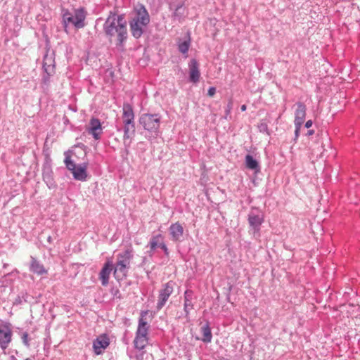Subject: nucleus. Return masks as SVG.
Wrapping results in <instances>:
<instances>
[{"instance_id":"3","label":"nucleus","mask_w":360,"mask_h":360,"mask_svg":"<svg viewBox=\"0 0 360 360\" xmlns=\"http://www.w3.org/2000/svg\"><path fill=\"white\" fill-rule=\"evenodd\" d=\"M133 257L132 248H128L117 255V260L113 266L114 276L117 280L122 279L127 276Z\"/></svg>"},{"instance_id":"28","label":"nucleus","mask_w":360,"mask_h":360,"mask_svg":"<svg viewBox=\"0 0 360 360\" xmlns=\"http://www.w3.org/2000/svg\"><path fill=\"white\" fill-rule=\"evenodd\" d=\"M233 108V101L232 99H230L226 105V110H225V116H224V118L226 120H227L230 117V114H231V110Z\"/></svg>"},{"instance_id":"39","label":"nucleus","mask_w":360,"mask_h":360,"mask_svg":"<svg viewBox=\"0 0 360 360\" xmlns=\"http://www.w3.org/2000/svg\"><path fill=\"white\" fill-rule=\"evenodd\" d=\"M185 299H186V300H185V306L187 307L188 305V304H189V302H188V296H186Z\"/></svg>"},{"instance_id":"10","label":"nucleus","mask_w":360,"mask_h":360,"mask_svg":"<svg viewBox=\"0 0 360 360\" xmlns=\"http://www.w3.org/2000/svg\"><path fill=\"white\" fill-rule=\"evenodd\" d=\"M122 118L123 124H135L134 110L129 103L123 104Z\"/></svg>"},{"instance_id":"1","label":"nucleus","mask_w":360,"mask_h":360,"mask_svg":"<svg viewBox=\"0 0 360 360\" xmlns=\"http://www.w3.org/2000/svg\"><path fill=\"white\" fill-rule=\"evenodd\" d=\"M103 30L108 36L117 34L116 46L123 50L124 43L127 39V22L122 15L110 13L106 19Z\"/></svg>"},{"instance_id":"34","label":"nucleus","mask_w":360,"mask_h":360,"mask_svg":"<svg viewBox=\"0 0 360 360\" xmlns=\"http://www.w3.org/2000/svg\"><path fill=\"white\" fill-rule=\"evenodd\" d=\"M160 248L164 251L165 254L166 255H169V250H168V248L166 246V245L165 244V243L163 242L162 243L160 244Z\"/></svg>"},{"instance_id":"24","label":"nucleus","mask_w":360,"mask_h":360,"mask_svg":"<svg viewBox=\"0 0 360 360\" xmlns=\"http://www.w3.org/2000/svg\"><path fill=\"white\" fill-rule=\"evenodd\" d=\"M201 332L202 334V337L201 338V340L205 342H211L212 335L211 330H210V328L208 323H206L205 325H204L201 327Z\"/></svg>"},{"instance_id":"9","label":"nucleus","mask_w":360,"mask_h":360,"mask_svg":"<svg viewBox=\"0 0 360 360\" xmlns=\"http://www.w3.org/2000/svg\"><path fill=\"white\" fill-rule=\"evenodd\" d=\"M12 340V330L7 325L0 326V347L3 350L8 348Z\"/></svg>"},{"instance_id":"43","label":"nucleus","mask_w":360,"mask_h":360,"mask_svg":"<svg viewBox=\"0 0 360 360\" xmlns=\"http://www.w3.org/2000/svg\"><path fill=\"white\" fill-rule=\"evenodd\" d=\"M47 240L49 243H52V238L51 236H49L48 238H47Z\"/></svg>"},{"instance_id":"19","label":"nucleus","mask_w":360,"mask_h":360,"mask_svg":"<svg viewBox=\"0 0 360 360\" xmlns=\"http://www.w3.org/2000/svg\"><path fill=\"white\" fill-rule=\"evenodd\" d=\"M43 68L44 72L49 75L54 73L55 61L53 57V53L49 54L48 53L44 56L43 60Z\"/></svg>"},{"instance_id":"2","label":"nucleus","mask_w":360,"mask_h":360,"mask_svg":"<svg viewBox=\"0 0 360 360\" xmlns=\"http://www.w3.org/2000/svg\"><path fill=\"white\" fill-rule=\"evenodd\" d=\"M149 22L150 15L146 7L142 4L136 6L131 12L129 20L132 36L136 39H139L146 31Z\"/></svg>"},{"instance_id":"37","label":"nucleus","mask_w":360,"mask_h":360,"mask_svg":"<svg viewBox=\"0 0 360 360\" xmlns=\"http://www.w3.org/2000/svg\"><path fill=\"white\" fill-rule=\"evenodd\" d=\"M313 122L311 120H308L306 123H305V127L306 128H309L311 127Z\"/></svg>"},{"instance_id":"13","label":"nucleus","mask_w":360,"mask_h":360,"mask_svg":"<svg viewBox=\"0 0 360 360\" xmlns=\"http://www.w3.org/2000/svg\"><path fill=\"white\" fill-rule=\"evenodd\" d=\"M109 338L106 335H101L98 336L93 343V348L95 354L97 355L101 354L103 352V350L109 345Z\"/></svg>"},{"instance_id":"44","label":"nucleus","mask_w":360,"mask_h":360,"mask_svg":"<svg viewBox=\"0 0 360 360\" xmlns=\"http://www.w3.org/2000/svg\"><path fill=\"white\" fill-rule=\"evenodd\" d=\"M7 266H8V264H4V268H6Z\"/></svg>"},{"instance_id":"41","label":"nucleus","mask_w":360,"mask_h":360,"mask_svg":"<svg viewBox=\"0 0 360 360\" xmlns=\"http://www.w3.org/2000/svg\"><path fill=\"white\" fill-rule=\"evenodd\" d=\"M240 109L242 111H245L246 109H247V107L245 105H242L241 107H240Z\"/></svg>"},{"instance_id":"6","label":"nucleus","mask_w":360,"mask_h":360,"mask_svg":"<svg viewBox=\"0 0 360 360\" xmlns=\"http://www.w3.org/2000/svg\"><path fill=\"white\" fill-rule=\"evenodd\" d=\"M264 214L257 208H252L248 215V221L250 226V231H252L253 235L259 236L261 226L264 222Z\"/></svg>"},{"instance_id":"31","label":"nucleus","mask_w":360,"mask_h":360,"mask_svg":"<svg viewBox=\"0 0 360 360\" xmlns=\"http://www.w3.org/2000/svg\"><path fill=\"white\" fill-rule=\"evenodd\" d=\"M173 285H174V283L173 282H172V281L168 282L166 284L165 288L163 290L162 292H172V291H173Z\"/></svg>"},{"instance_id":"4","label":"nucleus","mask_w":360,"mask_h":360,"mask_svg":"<svg viewBox=\"0 0 360 360\" xmlns=\"http://www.w3.org/2000/svg\"><path fill=\"white\" fill-rule=\"evenodd\" d=\"M161 117L159 114L143 113L139 117V123L147 131L149 140L155 139L160 132Z\"/></svg>"},{"instance_id":"33","label":"nucleus","mask_w":360,"mask_h":360,"mask_svg":"<svg viewBox=\"0 0 360 360\" xmlns=\"http://www.w3.org/2000/svg\"><path fill=\"white\" fill-rule=\"evenodd\" d=\"M216 93V88L215 87H210L207 91V95L210 97L213 96Z\"/></svg>"},{"instance_id":"32","label":"nucleus","mask_w":360,"mask_h":360,"mask_svg":"<svg viewBox=\"0 0 360 360\" xmlns=\"http://www.w3.org/2000/svg\"><path fill=\"white\" fill-rule=\"evenodd\" d=\"M258 129L260 132H267L268 126L265 122H262L259 124Z\"/></svg>"},{"instance_id":"36","label":"nucleus","mask_w":360,"mask_h":360,"mask_svg":"<svg viewBox=\"0 0 360 360\" xmlns=\"http://www.w3.org/2000/svg\"><path fill=\"white\" fill-rule=\"evenodd\" d=\"M50 76H51V75H49L48 74H46V75H44V76L43 77V82H44V84H47V83L49 82V77H50Z\"/></svg>"},{"instance_id":"23","label":"nucleus","mask_w":360,"mask_h":360,"mask_svg":"<svg viewBox=\"0 0 360 360\" xmlns=\"http://www.w3.org/2000/svg\"><path fill=\"white\" fill-rule=\"evenodd\" d=\"M123 141L124 145H127V141L135 133V124H123Z\"/></svg>"},{"instance_id":"29","label":"nucleus","mask_w":360,"mask_h":360,"mask_svg":"<svg viewBox=\"0 0 360 360\" xmlns=\"http://www.w3.org/2000/svg\"><path fill=\"white\" fill-rule=\"evenodd\" d=\"M169 294H161L160 297V302L158 303V308L160 309L165 304V302L168 300Z\"/></svg>"},{"instance_id":"15","label":"nucleus","mask_w":360,"mask_h":360,"mask_svg":"<svg viewBox=\"0 0 360 360\" xmlns=\"http://www.w3.org/2000/svg\"><path fill=\"white\" fill-rule=\"evenodd\" d=\"M169 233L173 241H180L184 234V228L179 222L172 224L169 229Z\"/></svg>"},{"instance_id":"30","label":"nucleus","mask_w":360,"mask_h":360,"mask_svg":"<svg viewBox=\"0 0 360 360\" xmlns=\"http://www.w3.org/2000/svg\"><path fill=\"white\" fill-rule=\"evenodd\" d=\"M21 338H22L23 344L26 347H30V343H29V335H28V333L27 332L23 333L22 334Z\"/></svg>"},{"instance_id":"45","label":"nucleus","mask_w":360,"mask_h":360,"mask_svg":"<svg viewBox=\"0 0 360 360\" xmlns=\"http://www.w3.org/2000/svg\"><path fill=\"white\" fill-rule=\"evenodd\" d=\"M25 360H31V359H26Z\"/></svg>"},{"instance_id":"25","label":"nucleus","mask_w":360,"mask_h":360,"mask_svg":"<svg viewBox=\"0 0 360 360\" xmlns=\"http://www.w3.org/2000/svg\"><path fill=\"white\" fill-rule=\"evenodd\" d=\"M148 337H142L136 335L134 340V346L136 349H143L148 344Z\"/></svg>"},{"instance_id":"35","label":"nucleus","mask_w":360,"mask_h":360,"mask_svg":"<svg viewBox=\"0 0 360 360\" xmlns=\"http://www.w3.org/2000/svg\"><path fill=\"white\" fill-rule=\"evenodd\" d=\"M295 139H297L300 135V131L302 125H295Z\"/></svg>"},{"instance_id":"8","label":"nucleus","mask_w":360,"mask_h":360,"mask_svg":"<svg viewBox=\"0 0 360 360\" xmlns=\"http://www.w3.org/2000/svg\"><path fill=\"white\" fill-rule=\"evenodd\" d=\"M86 131L89 134L91 135L95 140H100L103 134V127L100 120L98 118L92 117L86 127Z\"/></svg>"},{"instance_id":"40","label":"nucleus","mask_w":360,"mask_h":360,"mask_svg":"<svg viewBox=\"0 0 360 360\" xmlns=\"http://www.w3.org/2000/svg\"><path fill=\"white\" fill-rule=\"evenodd\" d=\"M185 299H186V300H185V306L187 307L188 305V304H189V302H188V296H186Z\"/></svg>"},{"instance_id":"16","label":"nucleus","mask_w":360,"mask_h":360,"mask_svg":"<svg viewBox=\"0 0 360 360\" xmlns=\"http://www.w3.org/2000/svg\"><path fill=\"white\" fill-rule=\"evenodd\" d=\"M30 270L33 274L39 276L47 274V270L45 269L44 265L32 256L30 257Z\"/></svg>"},{"instance_id":"20","label":"nucleus","mask_w":360,"mask_h":360,"mask_svg":"<svg viewBox=\"0 0 360 360\" xmlns=\"http://www.w3.org/2000/svg\"><path fill=\"white\" fill-rule=\"evenodd\" d=\"M163 243V237L161 234H158L153 236L148 243V246L150 247V251L148 252L149 256H152L153 255L154 250L160 248V244Z\"/></svg>"},{"instance_id":"5","label":"nucleus","mask_w":360,"mask_h":360,"mask_svg":"<svg viewBox=\"0 0 360 360\" xmlns=\"http://www.w3.org/2000/svg\"><path fill=\"white\" fill-rule=\"evenodd\" d=\"M86 11L84 8L74 9L72 11H65L63 13V21L65 30L69 25H73L76 29L83 28L85 25Z\"/></svg>"},{"instance_id":"14","label":"nucleus","mask_w":360,"mask_h":360,"mask_svg":"<svg viewBox=\"0 0 360 360\" xmlns=\"http://www.w3.org/2000/svg\"><path fill=\"white\" fill-rule=\"evenodd\" d=\"M43 180L49 188L56 187V184L53 176V171L49 165H46L42 169Z\"/></svg>"},{"instance_id":"42","label":"nucleus","mask_w":360,"mask_h":360,"mask_svg":"<svg viewBox=\"0 0 360 360\" xmlns=\"http://www.w3.org/2000/svg\"><path fill=\"white\" fill-rule=\"evenodd\" d=\"M314 134V130H309L307 132V135H312Z\"/></svg>"},{"instance_id":"7","label":"nucleus","mask_w":360,"mask_h":360,"mask_svg":"<svg viewBox=\"0 0 360 360\" xmlns=\"http://www.w3.org/2000/svg\"><path fill=\"white\" fill-rule=\"evenodd\" d=\"M151 319L152 314L149 311H141L136 335L148 337V323Z\"/></svg>"},{"instance_id":"18","label":"nucleus","mask_w":360,"mask_h":360,"mask_svg":"<svg viewBox=\"0 0 360 360\" xmlns=\"http://www.w3.org/2000/svg\"><path fill=\"white\" fill-rule=\"evenodd\" d=\"M87 164L83 163L77 165V167L72 172L73 177L75 180L84 181L87 178Z\"/></svg>"},{"instance_id":"26","label":"nucleus","mask_w":360,"mask_h":360,"mask_svg":"<svg viewBox=\"0 0 360 360\" xmlns=\"http://www.w3.org/2000/svg\"><path fill=\"white\" fill-rule=\"evenodd\" d=\"M190 44H191L190 38H188L187 40H185L182 42H179L178 44L179 51L183 54L187 53L189 49V47H190Z\"/></svg>"},{"instance_id":"46","label":"nucleus","mask_w":360,"mask_h":360,"mask_svg":"<svg viewBox=\"0 0 360 360\" xmlns=\"http://www.w3.org/2000/svg\"><path fill=\"white\" fill-rule=\"evenodd\" d=\"M4 1V0H0V2H1V1Z\"/></svg>"},{"instance_id":"12","label":"nucleus","mask_w":360,"mask_h":360,"mask_svg":"<svg viewBox=\"0 0 360 360\" xmlns=\"http://www.w3.org/2000/svg\"><path fill=\"white\" fill-rule=\"evenodd\" d=\"M189 68V80L196 84L199 82L200 72L199 70V64L195 59H191L188 63Z\"/></svg>"},{"instance_id":"17","label":"nucleus","mask_w":360,"mask_h":360,"mask_svg":"<svg viewBox=\"0 0 360 360\" xmlns=\"http://www.w3.org/2000/svg\"><path fill=\"white\" fill-rule=\"evenodd\" d=\"M297 108L295 112V125H302L306 116V108L302 103L296 104Z\"/></svg>"},{"instance_id":"22","label":"nucleus","mask_w":360,"mask_h":360,"mask_svg":"<svg viewBox=\"0 0 360 360\" xmlns=\"http://www.w3.org/2000/svg\"><path fill=\"white\" fill-rule=\"evenodd\" d=\"M245 165L247 168L254 170L256 172L260 170L259 162L250 155L245 156Z\"/></svg>"},{"instance_id":"38","label":"nucleus","mask_w":360,"mask_h":360,"mask_svg":"<svg viewBox=\"0 0 360 360\" xmlns=\"http://www.w3.org/2000/svg\"><path fill=\"white\" fill-rule=\"evenodd\" d=\"M181 6H178V7L176 8V11H175V12H174V16H177V15H178V11H179V9H181Z\"/></svg>"},{"instance_id":"21","label":"nucleus","mask_w":360,"mask_h":360,"mask_svg":"<svg viewBox=\"0 0 360 360\" xmlns=\"http://www.w3.org/2000/svg\"><path fill=\"white\" fill-rule=\"evenodd\" d=\"M321 143V150L320 156L322 157L324 152L326 150V148L330 147V139L326 132L323 133L321 131L320 138L319 139V140H316V143Z\"/></svg>"},{"instance_id":"11","label":"nucleus","mask_w":360,"mask_h":360,"mask_svg":"<svg viewBox=\"0 0 360 360\" xmlns=\"http://www.w3.org/2000/svg\"><path fill=\"white\" fill-rule=\"evenodd\" d=\"M114 269L112 260L108 259L99 273V279L103 285L108 283L110 275Z\"/></svg>"},{"instance_id":"27","label":"nucleus","mask_w":360,"mask_h":360,"mask_svg":"<svg viewBox=\"0 0 360 360\" xmlns=\"http://www.w3.org/2000/svg\"><path fill=\"white\" fill-rule=\"evenodd\" d=\"M65 164L68 170L71 172L75 170V169L77 167L76 164L71 160L70 157L68 155L65 156Z\"/></svg>"}]
</instances>
